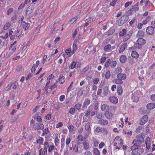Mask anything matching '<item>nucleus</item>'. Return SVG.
Listing matches in <instances>:
<instances>
[{"instance_id":"1","label":"nucleus","mask_w":155,"mask_h":155,"mask_svg":"<svg viewBox=\"0 0 155 155\" xmlns=\"http://www.w3.org/2000/svg\"><path fill=\"white\" fill-rule=\"evenodd\" d=\"M146 43L145 41L142 38H138L137 41V43L135 45L136 48H141L142 45Z\"/></svg>"},{"instance_id":"2","label":"nucleus","mask_w":155,"mask_h":155,"mask_svg":"<svg viewBox=\"0 0 155 155\" xmlns=\"http://www.w3.org/2000/svg\"><path fill=\"white\" fill-rule=\"evenodd\" d=\"M44 127V126L43 124L40 123H37L34 125L33 128L35 130H42Z\"/></svg>"},{"instance_id":"3","label":"nucleus","mask_w":155,"mask_h":155,"mask_svg":"<svg viewBox=\"0 0 155 155\" xmlns=\"http://www.w3.org/2000/svg\"><path fill=\"white\" fill-rule=\"evenodd\" d=\"M140 136L141 138V140H137V139H135L132 142V144L134 145H136V146H137L138 145H140L141 144L143 141L144 140L143 137L141 136L138 135L137 136V137H138Z\"/></svg>"},{"instance_id":"4","label":"nucleus","mask_w":155,"mask_h":155,"mask_svg":"<svg viewBox=\"0 0 155 155\" xmlns=\"http://www.w3.org/2000/svg\"><path fill=\"white\" fill-rule=\"evenodd\" d=\"M144 149L138 147L137 148L135 151L132 153V155H137L138 154H141L143 153L144 152Z\"/></svg>"},{"instance_id":"5","label":"nucleus","mask_w":155,"mask_h":155,"mask_svg":"<svg viewBox=\"0 0 155 155\" xmlns=\"http://www.w3.org/2000/svg\"><path fill=\"white\" fill-rule=\"evenodd\" d=\"M127 16L123 17L119 20L118 24L119 26H121L125 23L127 20Z\"/></svg>"},{"instance_id":"6","label":"nucleus","mask_w":155,"mask_h":155,"mask_svg":"<svg viewBox=\"0 0 155 155\" xmlns=\"http://www.w3.org/2000/svg\"><path fill=\"white\" fill-rule=\"evenodd\" d=\"M104 115L105 117L108 119H111L114 116V114L110 111L108 110L106 111Z\"/></svg>"},{"instance_id":"7","label":"nucleus","mask_w":155,"mask_h":155,"mask_svg":"<svg viewBox=\"0 0 155 155\" xmlns=\"http://www.w3.org/2000/svg\"><path fill=\"white\" fill-rule=\"evenodd\" d=\"M148 119V116L147 115L144 116L140 119V123L141 125L145 124L147 121Z\"/></svg>"},{"instance_id":"8","label":"nucleus","mask_w":155,"mask_h":155,"mask_svg":"<svg viewBox=\"0 0 155 155\" xmlns=\"http://www.w3.org/2000/svg\"><path fill=\"white\" fill-rule=\"evenodd\" d=\"M154 30L153 28L151 26L148 27L146 29L147 33L149 35H152L154 33Z\"/></svg>"},{"instance_id":"9","label":"nucleus","mask_w":155,"mask_h":155,"mask_svg":"<svg viewBox=\"0 0 155 155\" xmlns=\"http://www.w3.org/2000/svg\"><path fill=\"white\" fill-rule=\"evenodd\" d=\"M109 100L112 103L114 104H117L118 102V98L115 96H111L109 98Z\"/></svg>"},{"instance_id":"10","label":"nucleus","mask_w":155,"mask_h":155,"mask_svg":"<svg viewBox=\"0 0 155 155\" xmlns=\"http://www.w3.org/2000/svg\"><path fill=\"white\" fill-rule=\"evenodd\" d=\"M20 26L21 27L24 28L25 30H27L29 27L30 25L29 23H26L25 21H22L21 22V24Z\"/></svg>"},{"instance_id":"11","label":"nucleus","mask_w":155,"mask_h":155,"mask_svg":"<svg viewBox=\"0 0 155 155\" xmlns=\"http://www.w3.org/2000/svg\"><path fill=\"white\" fill-rule=\"evenodd\" d=\"M117 77L118 79H119L122 81L126 78L127 76L124 74L119 73L117 74Z\"/></svg>"},{"instance_id":"12","label":"nucleus","mask_w":155,"mask_h":155,"mask_svg":"<svg viewBox=\"0 0 155 155\" xmlns=\"http://www.w3.org/2000/svg\"><path fill=\"white\" fill-rule=\"evenodd\" d=\"M114 142H120L119 144L120 146H122L123 144V139L121 138L120 139V137L118 136L115 137L114 140Z\"/></svg>"},{"instance_id":"13","label":"nucleus","mask_w":155,"mask_h":155,"mask_svg":"<svg viewBox=\"0 0 155 155\" xmlns=\"http://www.w3.org/2000/svg\"><path fill=\"white\" fill-rule=\"evenodd\" d=\"M101 109L103 111H107L109 110V106L106 104H104L101 106Z\"/></svg>"},{"instance_id":"14","label":"nucleus","mask_w":155,"mask_h":155,"mask_svg":"<svg viewBox=\"0 0 155 155\" xmlns=\"http://www.w3.org/2000/svg\"><path fill=\"white\" fill-rule=\"evenodd\" d=\"M132 31H129L128 33L126 34L125 36L124 37L123 41H127L129 38H130V37L132 35Z\"/></svg>"},{"instance_id":"15","label":"nucleus","mask_w":155,"mask_h":155,"mask_svg":"<svg viewBox=\"0 0 155 155\" xmlns=\"http://www.w3.org/2000/svg\"><path fill=\"white\" fill-rule=\"evenodd\" d=\"M82 144L83 146V148L85 150L88 149L90 147L89 144L86 140L83 141L82 143Z\"/></svg>"},{"instance_id":"16","label":"nucleus","mask_w":155,"mask_h":155,"mask_svg":"<svg viewBox=\"0 0 155 155\" xmlns=\"http://www.w3.org/2000/svg\"><path fill=\"white\" fill-rule=\"evenodd\" d=\"M98 123L102 125H107L108 124V122L105 120L101 119L98 120Z\"/></svg>"},{"instance_id":"17","label":"nucleus","mask_w":155,"mask_h":155,"mask_svg":"<svg viewBox=\"0 0 155 155\" xmlns=\"http://www.w3.org/2000/svg\"><path fill=\"white\" fill-rule=\"evenodd\" d=\"M127 46V43H125L122 45L119 50V52L121 53L124 51Z\"/></svg>"},{"instance_id":"18","label":"nucleus","mask_w":155,"mask_h":155,"mask_svg":"<svg viewBox=\"0 0 155 155\" xmlns=\"http://www.w3.org/2000/svg\"><path fill=\"white\" fill-rule=\"evenodd\" d=\"M65 81V77L62 75L60 74L58 78V81L61 84H63Z\"/></svg>"},{"instance_id":"19","label":"nucleus","mask_w":155,"mask_h":155,"mask_svg":"<svg viewBox=\"0 0 155 155\" xmlns=\"http://www.w3.org/2000/svg\"><path fill=\"white\" fill-rule=\"evenodd\" d=\"M33 7L32 6H30L27 9L26 14L28 15L32 13L33 11Z\"/></svg>"},{"instance_id":"20","label":"nucleus","mask_w":155,"mask_h":155,"mask_svg":"<svg viewBox=\"0 0 155 155\" xmlns=\"http://www.w3.org/2000/svg\"><path fill=\"white\" fill-rule=\"evenodd\" d=\"M90 101L87 99H86L85 100L83 105V107H86L88 105L90 104Z\"/></svg>"},{"instance_id":"21","label":"nucleus","mask_w":155,"mask_h":155,"mask_svg":"<svg viewBox=\"0 0 155 155\" xmlns=\"http://www.w3.org/2000/svg\"><path fill=\"white\" fill-rule=\"evenodd\" d=\"M127 60V57L125 55H122L120 58V62L122 63L125 62Z\"/></svg>"},{"instance_id":"22","label":"nucleus","mask_w":155,"mask_h":155,"mask_svg":"<svg viewBox=\"0 0 155 155\" xmlns=\"http://www.w3.org/2000/svg\"><path fill=\"white\" fill-rule=\"evenodd\" d=\"M115 29L114 28H110L107 32H106L105 35L109 36L113 34L115 32Z\"/></svg>"},{"instance_id":"23","label":"nucleus","mask_w":155,"mask_h":155,"mask_svg":"<svg viewBox=\"0 0 155 155\" xmlns=\"http://www.w3.org/2000/svg\"><path fill=\"white\" fill-rule=\"evenodd\" d=\"M147 108L149 109H152L155 107V104L153 103H150L147 105Z\"/></svg>"},{"instance_id":"24","label":"nucleus","mask_w":155,"mask_h":155,"mask_svg":"<svg viewBox=\"0 0 155 155\" xmlns=\"http://www.w3.org/2000/svg\"><path fill=\"white\" fill-rule=\"evenodd\" d=\"M123 90L122 87L119 85L117 87V92L118 95H120L122 93Z\"/></svg>"},{"instance_id":"25","label":"nucleus","mask_w":155,"mask_h":155,"mask_svg":"<svg viewBox=\"0 0 155 155\" xmlns=\"http://www.w3.org/2000/svg\"><path fill=\"white\" fill-rule=\"evenodd\" d=\"M112 81L113 82L117 84H121L123 83V81L122 80L117 78L114 79Z\"/></svg>"},{"instance_id":"26","label":"nucleus","mask_w":155,"mask_h":155,"mask_svg":"<svg viewBox=\"0 0 155 155\" xmlns=\"http://www.w3.org/2000/svg\"><path fill=\"white\" fill-rule=\"evenodd\" d=\"M131 56L135 58H138L139 55L138 53L136 51H134L132 52Z\"/></svg>"},{"instance_id":"27","label":"nucleus","mask_w":155,"mask_h":155,"mask_svg":"<svg viewBox=\"0 0 155 155\" xmlns=\"http://www.w3.org/2000/svg\"><path fill=\"white\" fill-rule=\"evenodd\" d=\"M93 107V106L91 105L88 107V109L87 110H86L85 112V115L86 116H88L90 114L91 112V108Z\"/></svg>"},{"instance_id":"28","label":"nucleus","mask_w":155,"mask_h":155,"mask_svg":"<svg viewBox=\"0 0 155 155\" xmlns=\"http://www.w3.org/2000/svg\"><path fill=\"white\" fill-rule=\"evenodd\" d=\"M65 53L67 55H68L69 56H71L74 53H72V50L71 51V48L67 49L65 50Z\"/></svg>"},{"instance_id":"29","label":"nucleus","mask_w":155,"mask_h":155,"mask_svg":"<svg viewBox=\"0 0 155 155\" xmlns=\"http://www.w3.org/2000/svg\"><path fill=\"white\" fill-rule=\"evenodd\" d=\"M49 132V130L48 128H45L43 130V133L41 136H44L45 135L47 134Z\"/></svg>"},{"instance_id":"30","label":"nucleus","mask_w":155,"mask_h":155,"mask_svg":"<svg viewBox=\"0 0 155 155\" xmlns=\"http://www.w3.org/2000/svg\"><path fill=\"white\" fill-rule=\"evenodd\" d=\"M144 32L142 31H138L137 36L138 37H142L144 36Z\"/></svg>"},{"instance_id":"31","label":"nucleus","mask_w":155,"mask_h":155,"mask_svg":"<svg viewBox=\"0 0 155 155\" xmlns=\"http://www.w3.org/2000/svg\"><path fill=\"white\" fill-rule=\"evenodd\" d=\"M79 17L78 16H75L72 18L70 19L69 21V22L71 24H72L74 22L76 21V20Z\"/></svg>"},{"instance_id":"32","label":"nucleus","mask_w":155,"mask_h":155,"mask_svg":"<svg viewBox=\"0 0 155 155\" xmlns=\"http://www.w3.org/2000/svg\"><path fill=\"white\" fill-rule=\"evenodd\" d=\"M44 139L41 137H40L39 139L37 140L36 141L37 143H38L40 145L42 144L44 141Z\"/></svg>"},{"instance_id":"33","label":"nucleus","mask_w":155,"mask_h":155,"mask_svg":"<svg viewBox=\"0 0 155 155\" xmlns=\"http://www.w3.org/2000/svg\"><path fill=\"white\" fill-rule=\"evenodd\" d=\"M78 48L77 44L76 43H74L72 46V53H74V52L76 51Z\"/></svg>"},{"instance_id":"34","label":"nucleus","mask_w":155,"mask_h":155,"mask_svg":"<svg viewBox=\"0 0 155 155\" xmlns=\"http://www.w3.org/2000/svg\"><path fill=\"white\" fill-rule=\"evenodd\" d=\"M111 45H108L106 46L104 48V51L107 52L110 51Z\"/></svg>"},{"instance_id":"35","label":"nucleus","mask_w":155,"mask_h":155,"mask_svg":"<svg viewBox=\"0 0 155 155\" xmlns=\"http://www.w3.org/2000/svg\"><path fill=\"white\" fill-rule=\"evenodd\" d=\"M90 123L87 122L85 126V129L86 131H90Z\"/></svg>"},{"instance_id":"36","label":"nucleus","mask_w":155,"mask_h":155,"mask_svg":"<svg viewBox=\"0 0 155 155\" xmlns=\"http://www.w3.org/2000/svg\"><path fill=\"white\" fill-rule=\"evenodd\" d=\"M122 71V70L121 68H117L115 69V73L116 74L121 73Z\"/></svg>"},{"instance_id":"37","label":"nucleus","mask_w":155,"mask_h":155,"mask_svg":"<svg viewBox=\"0 0 155 155\" xmlns=\"http://www.w3.org/2000/svg\"><path fill=\"white\" fill-rule=\"evenodd\" d=\"M11 26V23L10 22L6 23L4 25L3 28L4 30L8 29Z\"/></svg>"},{"instance_id":"38","label":"nucleus","mask_w":155,"mask_h":155,"mask_svg":"<svg viewBox=\"0 0 155 155\" xmlns=\"http://www.w3.org/2000/svg\"><path fill=\"white\" fill-rule=\"evenodd\" d=\"M126 30L125 29H123L120 32L119 35L120 36H123L126 34Z\"/></svg>"},{"instance_id":"39","label":"nucleus","mask_w":155,"mask_h":155,"mask_svg":"<svg viewBox=\"0 0 155 155\" xmlns=\"http://www.w3.org/2000/svg\"><path fill=\"white\" fill-rule=\"evenodd\" d=\"M71 141V139L69 137H67L66 140V145L67 147H69V144Z\"/></svg>"},{"instance_id":"40","label":"nucleus","mask_w":155,"mask_h":155,"mask_svg":"<svg viewBox=\"0 0 155 155\" xmlns=\"http://www.w3.org/2000/svg\"><path fill=\"white\" fill-rule=\"evenodd\" d=\"M68 128L69 130V132L72 133L74 130V127L73 125H70L68 127Z\"/></svg>"},{"instance_id":"41","label":"nucleus","mask_w":155,"mask_h":155,"mask_svg":"<svg viewBox=\"0 0 155 155\" xmlns=\"http://www.w3.org/2000/svg\"><path fill=\"white\" fill-rule=\"evenodd\" d=\"M137 148V146L136 145H134L131 146L130 147V149L131 150H132V152H131V154H132V153L134 152L135 150Z\"/></svg>"},{"instance_id":"42","label":"nucleus","mask_w":155,"mask_h":155,"mask_svg":"<svg viewBox=\"0 0 155 155\" xmlns=\"http://www.w3.org/2000/svg\"><path fill=\"white\" fill-rule=\"evenodd\" d=\"M49 144L48 142L47 141H45L44 143V147L45 150L47 151V148H48L49 147Z\"/></svg>"},{"instance_id":"43","label":"nucleus","mask_w":155,"mask_h":155,"mask_svg":"<svg viewBox=\"0 0 155 155\" xmlns=\"http://www.w3.org/2000/svg\"><path fill=\"white\" fill-rule=\"evenodd\" d=\"M27 48V46L26 45H25L23 46L22 49V51L21 53V54H24V55L25 54V51Z\"/></svg>"},{"instance_id":"44","label":"nucleus","mask_w":155,"mask_h":155,"mask_svg":"<svg viewBox=\"0 0 155 155\" xmlns=\"http://www.w3.org/2000/svg\"><path fill=\"white\" fill-rule=\"evenodd\" d=\"M83 94V91L81 89H79L78 91L77 95L78 97H81L82 95Z\"/></svg>"},{"instance_id":"45","label":"nucleus","mask_w":155,"mask_h":155,"mask_svg":"<svg viewBox=\"0 0 155 155\" xmlns=\"http://www.w3.org/2000/svg\"><path fill=\"white\" fill-rule=\"evenodd\" d=\"M110 76V72L109 71H107L105 74V78H109Z\"/></svg>"},{"instance_id":"46","label":"nucleus","mask_w":155,"mask_h":155,"mask_svg":"<svg viewBox=\"0 0 155 155\" xmlns=\"http://www.w3.org/2000/svg\"><path fill=\"white\" fill-rule=\"evenodd\" d=\"M93 152L96 155H99L100 154L99 151L98 150V149L96 148H95L94 149Z\"/></svg>"},{"instance_id":"47","label":"nucleus","mask_w":155,"mask_h":155,"mask_svg":"<svg viewBox=\"0 0 155 155\" xmlns=\"http://www.w3.org/2000/svg\"><path fill=\"white\" fill-rule=\"evenodd\" d=\"M54 145H51L49 146L48 148V151L49 153H51V151L54 149Z\"/></svg>"},{"instance_id":"48","label":"nucleus","mask_w":155,"mask_h":155,"mask_svg":"<svg viewBox=\"0 0 155 155\" xmlns=\"http://www.w3.org/2000/svg\"><path fill=\"white\" fill-rule=\"evenodd\" d=\"M13 11V9L12 8H10L7 12V14L9 15Z\"/></svg>"},{"instance_id":"49","label":"nucleus","mask_w":155,"mask_h":155,"mask_svg":"<svg viewBox=\"0 0 155 155\" xmlns=\"http://www.w3.org/2000/svg\"><path fill=\"white\" fill-rule=\"evenodd\" d=\"M76 63L75 62L73 61L72 62V64H71L70 68L71 69H74L76 67Z\"/></svg>"},{"instance_id":"50","label":"nucleus","mask_w":155,"mask_h":155,"mask_svg":"<svg viewBox=\"0 0 155 155\" xmlns=\"http://www.w3.org/2000/svg\"><path fill=\"white\" fill-rule=\"evenodd\" d=\"M93 143L94 146L96 147L99 144V141L97 140L94 139L93 140Z\"/></svg>"},{"instance_id":"51","label":"nucleus","mask_w":155,"mask_h":155,"mask_svg":"<svg viewBox=\"0 0 155 155\" xmlns=\"http://www.w3.org/2000/svg\"><path fill=\"white\" fill-rule=\"evenodd\" d=\"M77 139L78 141H82L83 140V137L81 134H79L77 137Z\"/></svg>"},{"instance_id":"52","label":"nucleus","mask_w":155,"mask_h":155,"mask_svg":"<svg viewBox=\"0 0 155 155\" xmlns=\"http://www.w3.org/2000/svg\"><path fill=\"white\" fill-rule=\"evenodd\" d=\"M54 75L52 74L50 75L47 78V80L48 81H50V80L54 79Z\"/></svg>"},{"instance_id":"53","label":"nucleus","mask_w":155,"mask_h":155,"mask_svg":"<svg viewBox=\"0 0 155 155\" xmlns=\"http://www.w3.org/2000/svg\"><path fill=\"white\" fill-rule=\"evenodd\" d=\"M81 106V104H76L75 106L74 107L77 110H79L80 109Z\"/></svg>"},{"instance_id":"54","label":"nucleus","mask_w":155,"mask_h":155,"mask_svg":"<svg viewBox=\"0 0 155 155\" xmlns=\"http://www.w3.org/2000/svg\"><path fill=\"white\" fill-rule=\"evenodd\" d=\"M65 98V96L64 95L61 96L59 97V100L61 102L64 101Z\"/></svg>"},{"instance_id":"55","label":"nucleus","mask_w":155,"mask_h":155,"mask_svg":"<svg viewBox=\"0 0 155 155\" xmlns=\"http://www.w3.org/2000/svg\"><path fill=\"white\" fill-rule=\"evenodd\" d=\"M150 1L149 0H146L144 3L145 5L148 8L149 6V5H148V4L150 3Z\"/></svg>"},{"instance_id":"56","label":"nucleus","mask_w":155,"mask_h":155,"mask_svg":"<svg viewBox=\"0 0 155 155\" xmlns=\"http://www.w3.org/2000/svg\"><path fill=\"white\" fill-rule=\"evenodd\" d=\"M63 126V124L61 122H60L56 125V128H58L62 127Z\"/></svg>"},{"instance_id":"57","label":"nucleus","mask_w":155,"mask_h":155,"mask_svg":"<svg viewBox=\"0 0 155 155\" xmlns=\"http://www.w3.org/2000/svg\"><path fill=\"white\" fill-rule=\"evenodd\" d=\"M110 59L108 60H107L106 62L105 66L106 67H107L109 66V65H110Z\"/></svg>"},{"instance_id":"58","label":"nucleus","mask_w":155,"mask_h":155,"mask_svg":"<svg viewBox=\"0 0 155 155\" xmlns=\"http://www.w3.org/2000/svg\"><path fill=\"white\" fill-rule=\"evenodd\" d=\"M93 82L95 84H97L99 81V79L98 78H95L93 80Z\"/></svg>"},{"instance_id":"59","label":"nucleus","mask_w":155,"mask_h":155,"mask_svg":"<svg viewBox=\"0 0 155 155\" xmlns=\"http://www.w3.org/2000/svg\"><path fill=\"white\" fill-rule=\"evenodd\" d=\"M117 62L115 61H113L111 63L110 66L111 68H114L116 65Z\"/></svg>"},{"instance_id":"60","label":"nucleus","mask_w":155,"mask_h":155,"mask_svg":"<svg viewBox=\"0 0 155 155\" xmlns=\"http://www.w3.org/2000/svg\"><path fill=\"white\" fill-rule=\"evenodd\" d=\"M36 120L38 122H40V123H41L42 121L41 117L39 116H38L37 117Z\"/></svg>"},{"instance_id":"61","label":"nucleus","mask_w":155,"mask_h":155,"mask_svg":"<svg viewBox=\"0 0 155 155\" xmlns=\"http://www.w3.org/2000/svg\"><path fill=\"white\" fill-rule=\"evenodd\" d=\"M95 131L97 132H100L102 131V128L99 127H97L95 130Z\"/></svg>"},{"instance_id":"62","label":"nucleus","mask_w":155,"mask_h":155,"mask_svg":"<svg viewBox=\"0 0 155 155\" xmlns=\"http://www.w3.org/2000/svg\"><path fill=\"white\" fill-rule=\"evenodd\" d=\"M69 111L71 114H73L75 112V109L73 107L71 108Z\"/></svg>"},{"instance_id":"63","label":"nucleus","mask_w":155,"mask_h":155,"mask_svg":"<svg viewBox=\"0 0 155 155\" xmlns=\"http://www.w3.org/2000/svg\"><path fill=\"white\" fill-rule=\"evenodd\" d=\"M132 2H127L124 5V6L125 8L127 7L129 5L131 4Z\"/></svg>"},{"instance_id":"64","label":"nucleus","mask_w":155,"mask_h":155,"mask_svg":"<svg viewBox=\"0 0 155 155\" xmlns=\"http://www.w3.org/2000/svg\"><path fill=\"white\" fill-rule=\"evenodd\" d=\"M22 33L21 31H20V30H18L17 31L16 33L15 36L16 37L19 36Z\"/></svg>"}]
</instances>
